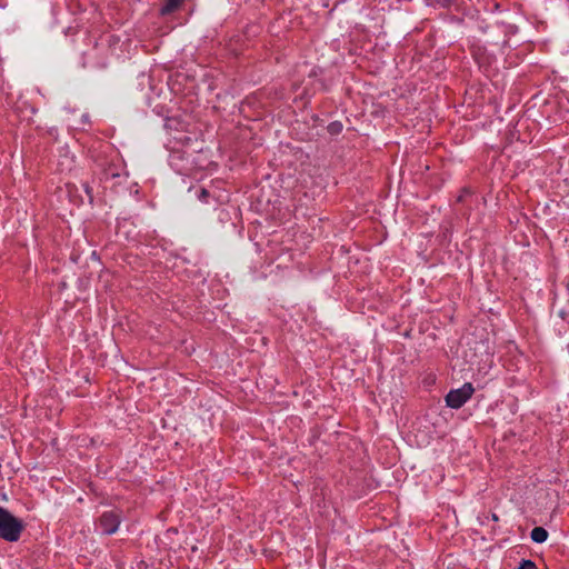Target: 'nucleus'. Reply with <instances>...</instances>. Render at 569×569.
I'll use <instances>...</instances> for the list:
<instances>
[{
  "mask_svg": "<svg viewBox=\"0 0 569 569\" xmlns=\"http://www.w3.org/2000/svg\"><path fill=\"white\" fill-rule=\"evenodd\" d=\"M530 538L537 543H542L548 538V531L542 527H535L531 530Z\"/></svg>",
  "mask_w": 569,
  "mask_h": 569,
  "instance_id": "nucleus-4",
  "label": "nucleus"
},
{
  "mask_svg": "<svg viewBox=\"0 0 569 569\" xmlns=\"http://www.w3.org/2000/svg\"><path fill=\"white\" fill-rule=\"evenodd\" d=\"M470 194V191L468 189L462 190L461 194L458 197V201H463V199Z\"/></svg>",
  "mask_w": 569,
  "mask_h": 569,
  "instance_id": "nucleus-7",
  "label": "nucleus"
},
{
  "mask_svg": "<svg viewBox=\"0 0 569 569\" xmlns=\"http://www.w3.org/2000/svg\"><path fill=\"white\" fill-rule=\"evenodd\" d=\"M475 389L471 383L467 382L461 388L449 391L446 396L447 406L453 409L462 407L472 396Z\"/></svg>",
  "mask_w": 569,
  "mask_h": 569,
  "instance_id": "nucleus-2",
  "label": "nucleus"
},
{
  "mask_svg": "<svg viewBox=\"0 0 569 569\" xmlns=\"http://www.w3.org/2000/svg\"><path fill=\"white\" fill-rule=\"evenodd\" d=\"M341 129H342V126L339 122H332L328 127L329 132L332 134L339 133L341 131Z\"/></svg>",
  "mask_w": 569,
  "mask_h": 569,
  "instance_id": "nucleus-6",
  "label": "nucleus"
},
{
  "mask_svg": "<svg viewBox=\"0 0 569 569\" xmlns=\"http://www.w3.org/2000/svg\"><path fill=\"white\" fill-rule=\"evenodd\" d=\"M182 0H167L164 6L161 8L160 12L162 16L169 14L177 10Z\"/></svg>",
  "mask_w": 569,
  "mask_h": 569,
  "instance_id": "nucleus-5",
  "label": "nucleus"
},
{
  "mask_svg": "<svg viewBox=\"0 0 569 569\" xmlns=\"http://www.w3.org/2000/svg\"><path fill=\"white\" fill-rule=\"evenodd\" d=\"M208 196V191L206 189H201V193H200V197L201 198H204Z\"/></svg>",
  "mask_w": 569,
  "mask_h": 569,
  "instance_id": "nucleus-8",
  "label": "nucleus"
},
{
  "mask_svg": "<svg viewBox=\"0 0 569 569\" xmlns=\"http://www.w3.org/2000/svg\"><path fill=\"white\" fill-rule=\"evenodd\" d=\"M492 519H493L495 521H497V520H498L497 515H495V513H493V515H492Z\"/></svg>",
  "mask_w": 569,
  "mask_h": 569,
  "instance_id": "nucleus-10",
  "label": "nucleus"
},
{
  "mask_svg": "<svg viewBox=\"0 0 569 569\" xmlns=\"http://www.w3.org/2000/svg\"><path fill=\"white\" fill-rule=\"evenodd\" d=\"M110 176H111L112 178H114V177H118V176H119V173L111 172V173H110Z\"/></svg>",
  "mask_w": 569,
  "mask_h": 569,
  "instance_id": "nucleus-9",
  "label": "nucleus"
},
{
  "mask_svg": "<svg viewBox=\"0 0 569 569\" xmlns=\"http://www.w3.org/2000/svg\"><path fill=\"white\" fill-rule=\"evenodd\" d=\"M24 526L23 522L0 507V538L13 542L19 540Z\"/></svg>",
  "mask_w": 569,
  "mask_h": 569,
  "instance_id": "nucleus-1",
  "label": "nucleus"
},
{
  "mask_svg": "<svg viewBox=\"0 0 569 569\" xmlns=\"http://www.w3.org/2000/svg\"><path fill=\"white\" fill-rule=\"evenodd\" d=\"M120 525V515L117 511L103 512L99 518V527L102 533L112 535Z\"/></svg>",
  "mask_w": 569,
  "mask_h": 569,
  "instance_id": "nucleus-3",
  "label": "nucleus"
}]
</instances>
